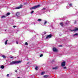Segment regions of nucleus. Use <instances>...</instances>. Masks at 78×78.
<instances>
[{"label": "nucleus", "instance_id": "nucleus-1", "mask_svg": "<svg viewBox=\"0 0 78 78\" xmlns=\"http://www.w3.org/2000/svg\"><path fill=\"white\" fill-rule=\"evenodd\" d=\"M22 62V61H12V62H11L10 63V65H13V64H19V63H21V62Z\"/></svg>", "mask_w": 78, "mask_h": 78}, {"label": "nucleus", "instance_id": "nucleus-21", "mask_svg": "<svg viewBox=\"0 0 78 78\" xmlns=\"http://www.w3.org/2000/svg\"><path fill=\"white\" fill-rule=\"evenodd\" d=\"M45 73V72H42L41 73V75H43V74H44Z\"/></svg>", "mask_w": 78, "mask_h": 78}, {"label": "nucleus", "instance_id": "nucleus-35", "mask_svg": "<svg viewBox=\"0 0 78 78\" xmlns=\"http://www.w3.org/2000/svg\"><path fill=\"white\" fill-rule=\"evenodd\" d=\"M10 58H13V57H11Z\"/></svg>", "mask_w": 78, "mask_h": 78}, {"label": "nucleus", "instance_id": "nucleus-34", "mask_svg": "<svg viewBox=\"0 0 78 78\" xmlns=\"http://www.w3.org/2000/svg\"><path fill=\"white\" fill-rule=\"evenodd\" d=\"M68 6H67L66 7V8H67V9H68Z\"/></svg>", "mask_w": 78, "mask_h": 78}, {"label": "nucleus", "instance_id": "nucleus-16", "mask_svg": "<svg viewBox=\"0 0 78 78\" xmlns=\"http://www.w3.org/2000/svg\"><path fill=\"white\" fill-rule=\"evenodd\" d=\"M35 69V70H38V67L37 66H36Z\"/></svg>", "mask_w": 78, "mask_h": 78}, {"label": "nucleus", "instance_id": "nucleus-26", "mask_svg": "<svg viewBox=\"0 0 78 78\" xmlns=\"http://www.w3.org/2000/svg\"><path fill=\"white\" fill-rule=\"evenodd\" d=\"M69 5L70 6H72V4H71V3L69 4Z\"/></svg>", "mask_w": 78, "mask_h": 78}, {"label": "nucleus", "instance_id": "nucleus-2", "mask_svg": "<svg viewBox=\"0 0 78 78\" xmlns=\"http://www.w3.org/2000/svg\"><path fill=\"white\" fill-rule=\"evenodd\" d=\"M40 6L41 5H39L31 8L30 9L31 10V9H36L37 8H39V7H40Z\"/></svg>", "mask_w": 78, "mask_h": 78}, {"label": "nucleus", "instance_id": "nucleus-17", "mask_svg": "<svg viewBox=\"0 0 78 78\" xmlns=\"http://www.w3.org/2000/svg\"><path fill=\"white\" fill-rule=\"evenodd\" d=\"M37 21H38V22H41V21H42V20L41 19H38Z\"/></svg>", "mask_w": 78, "mask_h": 78}, {"label": "nucleus", "instance_id": "nucleus-27", "mask_svg": "<svg viewBox=\"0 0 78 78\" xmlns=\"http://www.w3.org/2000/svg\"><path fill=\"white\" fill-rule=\"evenodd\" d=\"M43 34H46V32H44V33H43Z\"/></svg>", "mask_w": 78, "mask_h": 78}, {"label": "nucleus", "instance_id": "nucleus-37", "mask_svg": "<svg viewBox=\"0 0 78 78\" xmlns=\"http://www.w3.org/2000/svg\"><path fill=\"white\" fill-rule=\"evenodd\" d=\"M6 31V30H5V31Z\"/></svg>", "mask_w": 78, "mask_h": 78}, {"label": "nucleus", "instance_id": "nucleus-36", "mask_svg": "<svg viewBox=\"0 0 78 78\" xmlns=\"http://www.w3.org/2000/svg\"><path fill=\"white\" fill-rule=\"evenodd\" d=\"M43 9H45V8H44Z\"/></svg>", "mask_w": 78, "mask_h": 78}, {"label": "nucleus", "instance_id": "nucleus-32", "mask_svg": "<svg viewBox=\"0 0 78 78\" xmlns=\"http://www.w3.org/2000/svg\"><path fill=\"white\" fill-rule=\"evenodd\" d=\"M13 27H14V28H15V27H16V26H13Z\"/></svg>", "mask_w": 78, "mask_h": 78}, {"label": "nucleus", "instance_id": "nucleus-14", "mask_svg": "<svg viewBox=\"0 0 78 78\" xmlns=\"http://www.w3.org/2000/svg\"><path fill=\"white\" fill-rule=\"evenodd\" d=\"M58 69V67H56L53 68V69H54L55 70H56V69Z\"/></svg>", "mask_w": 78, "mask_h": 78}, {"label": "nucleus", "instance_id": "nucleus-22", "mask_svg": "<svg viewBox=\"0 0 78 78\" xmlns=\"http://www.w3.org/2000/svg\"><path fill=\"white\" fill-rule=\"evenodd\" d=\"M28 43L27 42H26L25 43V45H28Z\"/></svg>", "mask_w": 78, "mask_h": 78}, {"label": "nucleus", "instance_id": "nucleus-25", "mask_svg": "<svg viewBox=\"0 0 78 78\" xmlns=\"http://www.w3.org/2000/svg\"><path fill=\"white\" fill-rule=\"evenodd\" d=\"M63 68L64 69H67V68H66V67H63Z\"/></svg>", "mask_w": 78, "mask_h": 78}, {"label": "nucleus", "instance_id": "nucleus-39", "mask_svg": "<svg viewBox=\"0 0 78 78\" xmlns=\"http://www.w3.org/2000/svg\"><path fill=\"white\" fill-rule=\"evenodd\" d=\"M15 58H16V57H15Z\"/></svg>", "mask_w": 78, "mask_h": 78}, {"label": "nucleus", "instance_id": "nucleus-10", "mask_svg": "<svg viewBox=\"0 0 78 78\" xmlns=\"http://www.w3.org/2000/svg\"><path fill=\"white\" fill-rule=\"evenodd\" d=\"M44 78H48V76H49L48 75H44L43 76Z\"/></svg>", "mask_w": 78, "mask_h": 78}, {"label": "nucleus", "instance_id": "nucleus-15", "mask_svg": "<svg viewBox=\"0 0 78 78\" xmlns=\"http://www.w3.org/2000/svg\"><path fill=\"white\" fill-rule=\"evenodd\" d=\"M8 42V40H6L5 42V45H7V42Z\"/></svg>", "mask_w": 78, "mask_h": 78}, {"label": "nucleus", "instance_id": "nucleus-12", "mask_svg": "<svg viewBox=\"0 0 78 78\" xmlns=\"http://www.w3.org/2000/svg\"><path fill=\"white\" fill-rule=\"evenodd\" d=\"M1 68L2 69H3L4 68H5V66H4L2 65L1 66Z\"/></svg>", "mask_w": 78, "mask_h": 78}, {"label": "nucleus", "instance_id": "nucleus-18", "mask_svg": "<svg viewBox=\"0 0 78 78\" xmlns=\"http://www.w3.org/2000/svg\"><path fill=\"white\" fill-rule=\"evenodd\" d=\"M9 14H10V13L8 12V13H7V14H6V16H9Z\"/></svg>", "mask_w": 78, "mask_h": 78}, {"label": "nucleus", "instance_id": "nucleus-6", "mask_svg": "<svg viewBox=\"0 0 78 78\" xmlns=\"http://www.w3.org/2000/svg\"><path fill=\"white\" fill-rule=\"evenodd\" d=\"M22 8V5H20L19 7H17L15 8V9H20V8Z\"/></svg>", "mask_w": 78, "mask_h": 78}, {"label": "nucleus", "instance_id": "nucleus-11", "mask_svg": "<svg viewBox=\"0 0 78 78\" xmlns=\"http://www.w3.org/2000/svg\"><path fill=\"white\" fill-rule=\"evenodd\" d=\"M47 21L45 20L44 21V25H46V24H47Z\"/></svg>", "mask_w": 78, "mask_h": 78}, {"label": "nucleus", "instance_id": "nucleus-31", "mask_svg": "<svg viewBox=\"0 0 78 78\" xmlns=\"http://www.w3.org/2000/svg\"><path fill=\"white\" fill-rule=\"evenodd\" d=\"M16 44H18V42L16 41Z\"/></svg>", "mask_w": 78, "mask_h": 78}, {"label": "nucleus", "instance_id": "nucleus-7", "mask_svg": "<svg viewBox=\"0 0 78 78\" xmlns=\"http://www.w3.org/2000/svg\"><path fill=\"white\" fill-rule=\"evenodd\" d=\"M53 51H55V52H57V51H58V50L56 49V48H53Z\"/></svg>", "mask_w": 78, "mask_h": 78}, {"label": "nucleus", "instance_id": "nucleus-28", "mask_svg": "<svg viewBox=\"0 0 78 78\" xmlns=\"http://www.w3.org/2000/svg\"><path fill=\"white\" fill-rule=\"evenodd\" d=\"M59 47H62V45H60L59 46Z\"/></svg>", "mask_w": 78, "mask_h": 78}, {"label": "nucleus", "instance_id": "nucleus-20", "mask_svg": "<svg viewBox=\"0 0 78 78\" xmlns=\"http://www.w3.org/2000/svg\"><path fill=\"white\" fill-rule=\"evenodd\" d=\"M78 34H77V33H76L74 34V36H78Z\"/></svg>", "mask_w": 78, "mask_h": 78}, {"label": "nucleus", "instance_id": "nucleus-13", "mask_svg": "<svg viewBox=\"0 0 78 78\" xmlns=\"http://www.w3.org/2000/svg\"><path fill=\"white\" fill-rule=\"evenodd\" d=\"M60 25H61V26H62V27H63V26L64 25V24L63 23H60Z\"/></svg>", "mask_w": 78, "mask_h": 78}, {"label": "nucleus", "instance_id": "nucleus-33", "mask_svg": "<svg viewBox=\"0 0 78 78\" xmlns=\"http://www.w3.org/2000/svg\"><path fill=\"white\" fill-rule=\"evenodd\" d=\"M15 72L17 73V70H16L15 71Z\"/></svg>", "mask_w": 78, "mask_h": 78}, {"label": "nucleus", "instance_id": "nucleus-38", "mask_svg": "<svg viewBox=\"0 0 78 78\" xmlns=\"http://www.w3.org/2000/svg\"><path fill=\"white\" fill-rule=\"evenodd\" d=\"M16 78H19V77H17Z\"/></svg>", "mask_w": 78, "mask_h": 78}, {"label": "nucleus", "instance_id": "nucleus-8", "mask_svg": "<svg viewBox=\"0 0 78 78\" xmlns=\"http://www.w3.org/2000/svg\"><path fill=\"white\" fill-rule=\"evenodd\" d=\"M71 31H78V28H76L75 29L73 30H71Z\"/></svg>", "mask_w": 78, "mask_h": 78}, {"label": "nucleus", "instance_id": "nucleus-9", "mask_svg": "<svg viewBox=\"0 0 78 78\" xmlns=\"http://www.w3.org/2000/svg\"><path fill=\"white\" fill-rule=\"evenodd\" d=\"M1 17L2 19H3V18H6V16L3 15L1 16Z\"/></svg>", "mask_w": 78, "mask_h": 78}, {"label": "nucleus", "instance_id": "nucleus-23", "mask_svg": "<svg viewBox=\"0 0 78 78\" xmlns=\"http://www.w3.org/2000/svg\"><path fill=\"white\" fill-rule=\"evenodd\" d=\"M34 12V11H32L30 13L31 14H33V13Z\"/></svg>", "mask_w": 78, "mask_h": 78}, {"label": "nucleus", "instance_id": "nucleus-24", "mask_svg": "<svg viewBox=\"0 0 78 78\" xmlns=\"http://www.w3.org/2000/svg\"><path fill=\"white\" fill-rule=\"evenodd\" d=\"M43 56V55L41 54L40 55V57H42Z\"/></svg>", "mask_w": 78, "mask_h": 78}, {"label": "nucleus", "instance_id": "nucleus-30", "mask_svg": "<svg viewBox=\"0 0 78 78\" xmlns=\"http://www.w3.org/2000/svg\"><path fill=\"white\" fill-rule=\"evenodd\" d=\"M7 76H9V74H7Z\"/></svg>", "mask_w": 78, "mask_h": 78}, {"label": "nucleus", "instance_id": "nucleus-19", "mask_svg": "<svg viewBox=\"0 0 78 78\" xmlns=\"http://www.w3.org/2000/svg\"><path fill=\"white\" fill-rule=\"evenodd\" d=\"M2 57L4 58H6V56H5V55H3L2 56Z\"/></svg>", "mask_w": 78, "mask_h": 78}, {"label": "nucleus", "instance_id": "nucleus-5", "mask_svg": "<svg viewBox=\"0 0 78 78\" xmlns=\"http://www.w3.org/2000/svg\"><path fill=\"white\" fill-rule=\"evenodd\" d=\"M52 35L51 34L47 36L46 39H50V38H51V37Z\"/></svg>", "mask_w": 78, "mask_h": 78}, {"label": "nucleus", "instance_id": "nucleus-29", "mask_svg": "<svg viewBox=\"0 0 78 78\" xmlns=\"http://www.w3.org/2000/svg\"><path fill=\"white\" fill-rule=\"evenodd\" d=\"M74 22L75 24V23H76V20H75Z\"/></svg>", "mask_w": 78, "mask_h": 78}, {"label": "nucleus", "instance_id": "nucleus-4", "mask_svg": "<svg viewBox=\"0 0 78 78\" xmlns=\"http://www.w3.org/2000/svg\"><path fill=\"white\" fill-rule=\"evenodd\" d=\"M61 66H62V67H64V66H66V62H62L61 63Z\"/></svg>", "mask_w": 78, "mask_h": 78}, {"label": "nucleus", "instance_id": "nucleus-3", "mask_svg": "<svg viewBox=\"0 0 78 78\" xmlns=\"http://www.w3.org/2000/svg\"><path fill=\"white\" fill-rule=\"evenodd\" d=\"M16 16H17V17H20V13L19 12L16 13Z\"/></svg>", "mask_w": 78, "mask_h": 78}]
</instances>
